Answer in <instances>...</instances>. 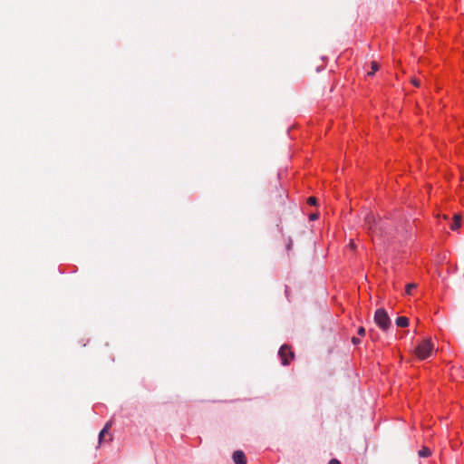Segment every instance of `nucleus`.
I'll return each instance as SVG.
<instances>
[{
  "label": "nucleus",
  "mask_w": 464,
  "mask_h": 464,
  "mask_svg": "<svg viewBox=\"0 0 464 464\" xmlns=\"http://www.w3.org/2000/svg\"><path fill=\"white\" fill-rule=\"evenodd\" d=\"M374 322L382 331H387L392 324L391 319L383 308L376 310Z\"/></svg>",
  "instance_id": "obj_1"
},
{
  "label": "nucleus",
  "mask_w": 464,
  "mask_h": 464,
  "mask_svg": "<svg viewBox=\"0 0 464 464\" xmlns=\"http://www.w3.org/2000/svg\"><path fill=\"white\" fill-rule=\"evenodd\" d=\"M433 350V344L430 339L423 340L415 349V354L420 360L428 358Z\"/></svg>",
  "instance_id": "obj_2"
},
{
  "label": "nucleus",
  "mask_w": 464,
  "mask_h": 464,
  "mask_svg": "<svg viewBox=\"0 0 464 464\" xmlns=\"http://www.w3.org/2000/svg\"><path fill=\"white\" fill-rule=\"evenodd\" d=\"M278 354L283 365H288L295 356L294 352L286 344L281 346Z\"/></svg>",
  "instance_id": "obj_3"
},
{
  "label": "nucleus",
  "mask_w": 464,
  "mask_h": 464,
  "mask_svg": "<svg viewBox=\"0 0 464 464\" xmlns=\"http://www.w3.org/2000/svg\"><path fill=\"white\" fill-rule=\"evenodd\" d=\"M235 464H246V457L242 450H236L232 455Z\"/></svg>",
  "instance_id": "obj_4"
},
{
  "label": "nucleus",
  "mask_w": 464,
  "mask_h": 464,
  "mask_svg": "<svg viewBox=\"0 0 464 464\" xmlns=\"http://www.w3.org/2000/svg\"><path fill=\"white\" fill-rule=\"evenodd\" d=\"M365 226L368 230H373L375 227V218L372 213H368L365 217Z\"/></svg>",
  "instance_id": "obj_5"
},
{
  "label": "nucleus",
  "mask_w": 464,
  "mask_h": 464,
  "mask_svg": "<svg viewBox=\"0 0 464 464\" xmlns=\"http://www.w3.org/2000/svg\"><path fill=\"white\" fill-rule=\"evenodd\" d=\"M111 427V422L109 421L105 424V426L103 427V429L100 431V434H99V443H102L104 436L106 433L109 432L110 429Z\"/></svg>",
  "instance_id": "obj_6"
},
{
  "label": "nucleus",
  "mask_w": 464,
  "mask_h": 464,
  "mask_svg": "<svg viewBox=\"0 0 464 464\" xmlns=\"http://www.w3.org/2000/svg\"><path fill=\"white\" fill-rule=\"evenodd\" d=\"M396 325L399 327H406L409 325V319L405 316H400L396 319Z\"/></svg>",
  "instance_id": "obj_7"
},
{
  "label": "nucleus",
  "mask_w": 464,
  "mask_h": 464,
  "mask_svg": "<svg viewBox=\"0 0 464 464\" xmlns=\"http://www.w3.org/2000/svg\"><path fill=\"white\" fill-rule=\"evenodd\" d=\"M460 219H461V217L459 215L456 214L454 216L453 222L450 226L452 230H456L460 227Z\"/></svg>",
  "instance_id": "obj_8"
},
{
  "label": "nucleus",
  "mask_w": 464,
  "mask_h": 464,
  "mask_svg": "<svg viewBox=\"0 0 464 464\" xmlns=\"http://www.w3.org/2000/svg\"><path fill=\"white\" fill-rule=\"evenodd\" d=\"M419 456L420 458H427L429 457L430 454H431V451L429 448L427 447H423L419 452H418Z\"/></svg>",
  "instance_id": "obj_9"
},
{
  "label": "nucleus",
  "mask_w": 464,
  "mask_h": 464,
  "mask_svg": "<svg viewBox=\"0 0 464 464\" xmlns=\"http://www.w3.org/2000/svg\"><path fill=\"white\" fill-rule=\"evenodd\" d=\"M371 68H372V71L370 72H368L369 75H372L375 72L378 71L379 69V64L377 62H372L371 63Z\"/></svg>",
  "instance_id": "obj_10"
},
{
  "label": "nucleus",
  "mask_w": 464,
  "mask_h": 464,
  "mask_svg": "<svg viewBox=\"0 0 464 464\" xmlns=\"http://www.w3.org/2000/svg\"><path fill=\"white\" fill-rule=\"evenodd\" d=\"M417 287V285L414 283L408 284L406 285V294L411 295V291Z\"/></svg>",
  "instance_id": "obj_11"
},
{
  "label": "nucleus",
  "mask_w": 464,
  "mask_h": 464,
  "mask_svg": "<svg viewBox=\"0 0 464 464\" xmlns=\"http://www.w3.org/2000/svg\"><path fill=\"white\" fill-rule=\"evenodd\" d=\"M316 198L314 197H310L307 199V203L310 205H315L316 204Z\"/></svg>",
  "instance_id": "obj_12"
},
{
  "label": "nucleus",
  "mask_w": 464,
  "mask_h": 464,
  "mask_svg": "<svg viewBox=\"0 0 464 464\" xmlns=\"http://www.w3.org/2000/svg\"><path fill=\"white\" fill-rule=\"evenodd\" d=\"M358 334L361 335V336H364L365 335V329H364V327H362V326L359 327Z\"/></svg>",
  "instance_id": "obj_13"
},
{
  "label": "nucleus",
  "mask_w": 464,
  "mask_h": 464,
  "mask_svg": "<svg viewBox=\"0 0 464 464\" xmlns=\"http://www.w3.org/2000/svg\"><path fill=\"white\" fill-rule=\"evenodd\" d=\"M411 82V83H412L413 85H415L416 87H419V86H420V81H419V80H417L416 78H412Z\"/></svg>",
  "instance_id": "obj_14"
},
{
  "label": "nucleus",
  "mask_w": 464,
  "mask_h": 464,
  "mask_svg": "<svg viewBox=\"0 0 464 464\" xmlns=\"http://www.w3.org/2000/svg\"><path fill=\"white\" fill-rule=\"evenodd\" d=\"M293 241L289 238L288 243L286 244V249L289 251L292 249Z\"/></svg>",
  "instance_id": "obj_15"
},
{
  "label": "nucleus",
  "mask_w": 464,
  "mask_h": 464,
  "mask_svg": "<svg viewBox=\"0 0 464 464\" xmlns=\"http://www.w3.org/2000/svg\"><path fill=\"white\" fill-rule=\"evenodd\" d=\"M352 343H353V344H359V343H361V340H360L359 338H357V337H354V336H353V337L352 338Z\"/></svg>",
  "instance_id": "obj_16"
},
{
  "label": "nucleus",
  "mask_w": 464,
  "mask_h": 464,
  "mask_svg": "<svg viewBox=\"0 0 464 464\" xmlns=\"http://www.w3.org/2000/svg\"><path fill=\"white\" fill-rule=\"evenodd\" d=\"M310 220H315L318 218V214H311L309 217Z\"/></svg>",
  "instance_id": "obj_17"
},
{
  "label": "nucleus",
  "mask_w": 464,
  "mask_h": 464,
  "mask_svg": "<svg viewBox=\"0 0 464 464\" xmlns=\"http://www.w3.org/2000/svg\"><path fill=\"white\" fill-rule=\"evenodd\" d=\"M329 464H341L340 461L336 459H332L330 461H329Z\"/></svg>",
  "instance_id": "obj_18"
},
{
  "label": "nucleus",
  "mask_w": 464,
  "mask_h": 464,
  "mask_svg": "<svg viewBox=\"0 0 464 464\" xmlns=\"http://www.w3.org/2000/svg\"><path fill=\"white\" fill-rule=\"evenodd\" d=\"M349 246H350L352 249H353V248L355 247V245H354V243H353V242H351V243L349 244Z\"/></svg>",
  "instance_id": "obj_19"
}]
</instances>
